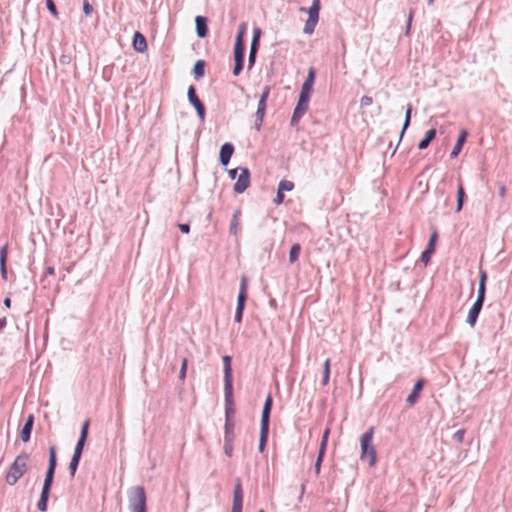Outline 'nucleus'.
<instances>
[{
	"mask_svg": "<svg viewBox=\"0 0 512 512\" xmlns=\"http://www.w3.org/2000/svg\"><path fill=\"white\" fill-rule=\"evenodd\" d=\"M57 468V450L55 446L49 448V458L47 470L56 471Z\"/></svg>",
	"mask_w": 512,
	"mask_h": 512,
	"instance_id": "29",
	"label": "nucleus"
},
{
	"mask_svg": "<svg viewBox=\"0 0 512 512\" xmlns=\"http://www.w3.org/2000/svg\"><path fill=\"white\" fill-rule=\"evenodd\" d=\"M310 98H311V94L300 91V94L298 97V102L309 105Z\"/></svg>",
	"mask_w": 512,
	"mask_h": 512,
	"instance_id": "52",
	"label": "nucleus"
},
{
	"mask_svg": "<svg viewBox=\"0 0 512 512\" xmlns=\"http://www.w3.org/2000/svg\"><path fill=\"white\" fill-rule=\"evenodd\" d=\"M324 457H325V455L317 454V458H316V461L314 463V472H315L316 476H318L320 474V472H321V466H322Z\"/></svg>",
	"mask_w": 512,
	"mask_h": 512,
	"instance_id": "42",
	"label": "nucleus"
},
{
	"mask_svg": "<svg viewBox=\"0 0 512 512\" xmlns=\"http://www.w3.org/2000/svg\"><path fill=\"white\" fill-rule=\"evenodd\" d=\"M466 433L465 429H459L453 434V440L458 444H461L464 440V435Z\"/></svg>",
	"mask_w": 512,
	"mask_h": 512,
	"instance_id": "46",
	"label": "nucleus"
},
{
	"mask_svg": "<svg viewBox=\"0 0 512 512\" xmlns=\"http://www.w3.org/2000/svg\"><path fill=\"white\" fill-rule=\"evenodd\" d=\"M187 366H188V360H187V358H183L181 361V368H180V372H179V379L181 381H184L186 378Z\"/></svg>",
	"mask_w": 512,
	"mask_h": 512,
	"instance_id": "41",
	"label": "nucleus"
},
{
	"mask_svg": "<svg viewBox=\"0 0 512 512\" xmlns=\"http://www.w3.org/2000/svg\"><path fill=\"white\" fill-rule=\"evenodd\" d=\"M308 107H309L308 104H303V103L297 102V104H296V106L294 108L291 120H290V125L292 127H295V126L298 125V123L301 120V118L308 111Z\"/></svg>",
	"mask_w": 512,
	"mask_h": 512,
	"instance_id": "19",
	"label": "nucleus"
},
{
	"mask_svg": "<svg viewBox=\"0 0 512 512\" xmlns=\"http://www.w3.org/2000/svg\"><path fill=\"white\" fill-rule=\"evenodd\" d=\"M301 252V245L299 243H295L291 246L289 251V262L294 263L298 260Z\"/></svg>",
	"mask_w": 512,
	"mask_h": 512,
	"instance_id": "32",
	"label": "nucleus"
},
{
	"mask_svg": "<svg viewBox=\"0 0 512 512\" xmlns=\"http://www.w3.org/2000/svg\"><path fill=\"white\" fill-rule=\"evenodd\" d=\"M312 91H313V85L304 81L301 86V92L312 94Z\"/></svg>",
	"mask_w": 512,
	"mask_h": 512,
	"instance_id": "56",
	"label": "nucleus"
},
{
	"mask_svg": "<svg viewBox=\"0 0 512 512\" xmlns=\"http://www.w3.org/2000/svg\"><path fill=\"white\" fill-rule=\"evenodd\" d=\"M262 30L259 27L253 29V36L250 44L249 56H248V69H252L256 62L257 53L260 47V37Z\"/></svg>",
	"mask_w": 512,
	"mask_h": 512,
	"instance_id": "8",
	"label": "nucleus"
},
{
	"mask_svg": "<svg viewBox=\"0 0 512 512\" xmlns=\"http://www.w3.org/2000/svg\"><path fill=\"white\" fill-rule=\"evenodd\" d=\"M247 288H248V279L245 275H243L240 280V289H239V294L237 297V307H236V312H235V316H234V320L237 323L242 322L243 312H244L245 304H246V300H247Z\"/></svg>",
	"mask_w": 512,
	"mask_h": 512,
	"instance_id": "6",
	"label": "nucleus"
},
{
	"mask_svg": "<svg viewBox=\"0 0 512 512\" xmlns=\"http://www.w3.org/2000/svg\"><path fill=\"white\" fill-rule=\"evenodd\" d=\"M208 19L205 16L195 17L196 34L199 38H205L208 35Z\"/></svg>",
	"mask_w": 512,
	"mask_h": 512,
	"instance_id": "20",
	"label": "nucleus"
},
{
	"mask_svg": "<svg viewBox=\"0 0 512 512\" xmlns=\"http://www.w3.org/2000/svg\"><path fill=\"white\" fill-rule=\"evenodd\" d=\"M411 113H412V106L411 105H408V108L406 109V113H405V120H404V124H403V127H402V130H401V133H400V136H399V142L401 141L406 129L409 127L410 125V122H411Z\"/></svg>",
	"mask_w": 512,
	"mask_h": 512,
	"instance_id": "35",
	"label": "nucleus"
},
{
	"mask_svg": "<svg viewBox=\"0 0 512 512\" xmlns=\"http://www.w3.org/2000/svg\"><path fill=\"white\" fill-rule=\"evenodd\" d=\"M483 305L484 303L475 301L471 308L469 309L466 322L471 328H473L476 325Z\"/></svg>",
	"mask_w": 512,
	"mask_h": 512,
	"instance_id": "15",
	"label": "nucleus"
},
{
	"mask_svg": "<svg viewBox=\"0 0 512 512\" xmlns=\"http://www.w3.org/2000/svg\"><path fill=\"white\" fill-rule=\"evenodd\" d=\"M50 492L41 491L40 498L37 502V509L40 512H46L48 507Z\"/></svg>",
	"mask_w": 512,
	"mask_h": 512,
	"instance_id": "31",
	"label": "nucleus"
},
{
	"mask_svg": "<svg viewBox=\"0 0 512 512\" xmlns=\"http://www.w3.org/2000/svg\"><path fill=\"white\" fill-rule=\"evenodd\" d=\"M80 460H81L80 456L72 455V458H71V461H70L69 467H68L71 478H74L76 471L78 469Z\"/></svg>",
	"mask_w": 512,
	"mask_h": 512,
	"instance_id": "33",
	"label": "nucleus"
},
{
	"mask_svg": "<svg viewBox=\"0 0 512 512\" xmlns=\"http://www.w3.org/2000/svg\"><path fill=\"white\" fill-rule=\"evenodd\" d=\"M330 365H331L330 359H326V361L323 364V371L330 372Z\"/></svg>",
	"mask_w": 512,
	"mask_h": 512,
	"instance_id": "61",
	"label": "nucleus"
},
{
	"mask_svg": "<svg viewBox=\"0 0 512 512\" xmlns=\"http://www.w3.org/2000/svg\"><path fill=\"white\" fill-rule=\"evenodd\" d=\"M321 9V0H312V4L309 8L301 7L300 11L308 14V19L306 20L303 28V33L307 35H311L315 27L319 21V12Z\"/></svg>",
	"mask_w": 512,
	"mask_h": 512,
	"instance_id": "5",
	"label": "nucleus"
},
{
	"mask_svg": "<svg viewBox=\"0 0 512 512\" xmlns=\"http://www.w3.org/2000/svg\"><path fill=\"white\" fill-rule=\"evenodd\" d=\"M498 194H499V197L504 199L505 198V195H506V187L503 183H499L498 184Z\"/></svg>",
	"mask_w": 512,
	"mask_h": 512,
	"instance_id": "58",
	"label": "nucleus"
},
{
	"mask_svg": "<svg viewBox=\"0 0 512 512\" xmlns=\"http://www.w3.org/2000/svg\"><path fill=\"white\" fill-rule=\"evenodd\" d=\"M56 471L46 470L45 478L41 491L51 492V488L54 482V476Z\"/></svg>",
	"mask_w": 512,
	"mask_h": 512,
	"instance_id": "28",
	"label": "nucleus"
},
{
	"mask_svg": "<svg viewBox=\"0 0 512 512\" xmlns=\"http://www.w3.org/2000/svg\"><path fill=\"white\" fill-rule=\"evenodd\" d=\"M373 103V99L370 96L364 95L360 100L361 108L370 106Z\"/></svg>",
	"mask_w": 512,
	"mask_h": 512,
	"instance_id": "53",
	"label": "nucleus"
},
{
	"mask_svg": "<svg viewBox=\"0 0 512 512\" xmlns=\"http://www.w3.org/2000/svg\"><path fill=\"white\" fill-rule=\"evenodd\" d=\"M178 228L184 234H188L190 232V225L188 223L178 224Z\"/></svg>",
	"mask_w": 512,
	"mask_h": 512,
	"instance_id": "57",
	"label": "nucleus"
},
{
	"mask_svg": "<svg viewBox=\"0 0 512 512\" xmlns=\"http://www.w3.org/2000/svg\"><path fill=\"white\" fill-rule=\"evenodd\" d=\"M329 380H330V372L323 371V376H322L321 384L323 386H326V385H328Z\"/></svg>",
	"mask_w": 512,
	"mask_h": 512,
	"instance_id": "59",
	"label": "nucleus"
},
{
	"mask_svg": "<svg viewBox=\"0 0 512 512\" xmlns=\"http://www.w3.org/2000/svg\"><path fill=\"white\" fill-rule=\"evenodd\" d=\"M83 13L87 17L93 13V6L89 3L88 0L83 1Z\"/></svg>",
	"mask_w": 512,
	"mask_h": 512,
	"instance_id": "51",
	"label": "nucleus"
},
{
	"mask_svg": "<svg viewBox=\"0 0 512 512\" xmlns=\"http://www.w3.org/2000/svg\"><path fill=\"white\" fill-rule=\"evenodd\" d=\"M233 56L234 61H245V43L235 42Z\"/></svg>",
	"mask_w": 512,
	"mask_h": 512,
	"instance_id": "26",
	"label": "nucleus"
},
{
	"mask_svg": "<svg viewBox=\"0 0 512 512\" xmlns=\"http://www.w3.org/2000/svg\"><path fill=\"white\" fill-rule=\"evenodd\" d=\"M235 425L236 421H225L224 424V441H234L235 440Z\"/></svg>",
	"mask_w": 512,
	"mask_h": 512,
	"instance_id": "23",
	"label": "nucleus"
},
{
	"mask_svg": "<svg viewBox=\"0 0 512 512\" xmlns=\"http://www.w3.org/2000/svg\"><path fill=\"white\" fill-rule=\"evenodd\" d=\"M30 455L26 452L20 453L11 464L5 476L8 485H15L18 480L27 472Z\"/></svg>",
	"mask_w": 512,
	"mask_h": 512,
	"instance_id": "2",
	"label": "nucleus"
},
{
	"mask_svg": "<svg viewBox=\"0 0 512 512\" xmlns=\"http://www.w3.org/2000/svg\"><path fill=\"white\" fill-rule=\"evenodd\" d=\"M250 171L247 167H240V174L234 184L233 190L236 194L244 193L250 185Z\"/></svg>",
	"mask_w": 512,
	"mask_h": 512,
	"instance_id": "10",
	"label": "nucleus"
},
{
	"mask_svg": "<svg viewBox=\"0 0 512 512\" xmlns=\"http://www.w3.org/2000/svg\"><path fill=\"white\" fill-rule=\"evenodd\" d=\"M189 103L195 108L197 115L201 122L205 121L206 108L202 101L196 94V89L193 85H190L187 92Z\"/></svg>",
	"mask_w": 512,
	"mask_h": 512,
	"instance_id": "7",
	"label": "nucleus"
},
{
	"mask_svg": "<svg viewBox=\"0 0 512 512\" xmlns=\"http://www.w3.org/2000/svg\"><path fill=\"white\" fill-rule=\"evenodd\" d=\"M269 94H270V87L269 86H265L263 88V91H262L261 95H260V99H259L258 103L267 104V100H268Z\"/></svg>",
	"mask_w": 512,
	"mask_h": 512,
	"instance_id": "47",
	"label": "nucleus"
},
{
	"mask_svg": "<svg viewBox=\"0 0 512 512\" xmlns=\"http://www.w3.org/2000/svg\"><path fill=\"white\" fill-rule=\"evenodd\" d=\"M467 137H468V131L466 129H462L460 131V133L458 135V138H457V141H456V143H455V145H454V147H453V149H452V151L450 153V157L452 159L456 158L460 154V152H461V150H462V148H463V146H464V144H465V142L467 140Z\"/></svg>",
	"mask_w": 512,
	"mask_h": 512,
	"instance_id": "21",
	"label": "nucleus"
},
{
	"mask_svg": "<svg viewBox=\"0 0 512 512\" xmlns=\"http://www.w3.org/2000/svg\"><path fill=\"white\" fill-rule=\"evenodd\" d=\"M234 441H224V453L227 457H232L234 450Z\"/></svg>",
	"mask_w": 512,
	"mask_h": 512,
	"instance_id": "45",
	"label": "nucleus"
},
{
	"mask_svg": "<svg viewBox=\"0 0 512 512\" xmlns=\"http://www.w3.org/2000/svg\"><path fill=\"white\" fill-rule=\"evenodd\" d=\"M437 240H438V233H437V231H434L430 235L428 244H427L426 248L424 249V251L421 253V256H420V261L422 263H424L425 265H427L429 263L432 255L435 252V247H436Z\"/></svg>",
	"mask_w": 512,
	"mask_h": 512,
	"instance_id": "12",
	"label": "nucleus"
},
{
	"mask_svg": "<svg viewBox=\"0 0 512 512\" xmlns=\"http://www.w3.org/2000/svg\"><path fill=\"white\" fill-rule=\"evenodd\" d=\"M466 200V193L463 185L460 183L457 188L456 212L459 213L463 209Z\"/></svg>",
	"mask_w": 512,
	"mask_h": 512,
	"instance_id": "27",
	"label": "nucleus"
},
{
	"mask_svg": "<svg viewBox=\"0 0 512 512\" xmlns=\"http://www.w3.org/2000/svg\"><path fill=\"white\" fill-rule=\"evenodd\" d=\"M273 407V398L269 393L264 401L261 421H260V435H259V452L263 453L268 442L270 416Z\"/></svg>",
	"mask_w": 512,
	"mask_h": 512,
	"instance_id": "1",
	"label": "nucleus"
},
{
	"mask_svg": "<svg viewBox=\"0 0 512 512\" xmlns=\"http://www.w3.org/2000/svg\"><path fill=\"white\" fill-rule=\"evenodd\" d=\"M436 135H437V131L435 128L429 129L425 133V136L418 143V149L425 150L426 148H428L430 143L435 139Z\"/></svg>",
	"mask_w": 512,
	"mask_h": 512,
	"instance_id": "22",
	"label": "nucleus"
},
{
	"mask_svg": "<svg viewBox=\"0 0 512 512\" xmlns=\"http://www.w3.org/2000/svg\"><path fill=\"white\" fill-rule=\"evenodd\" d=\"M424 384H425L424 379H419L416 381V383L413 386L412 391L410 392V394L408 395V397L406 399V402L409 406H414L416 404V402L419 399V395H420L421 391L423 390Z\"/></svg>",
	"mask_w": 512,
	"mask_h": 512,
	"instance_id": "16",
	"label": "nucleus"
},
{
	"mask_svg": "<svg viewBox=\"0 0 512 512\" xmlns=\"http://www.w3.org/2000/svg\"><path fill=\"white\" fill-rule=\"evenodd\" d=\"M243 67H244V61H235L234 68L232 71L233 75L238 76L242 72Z\"/></svg>",
	"mask_w": 512,
	"mask_h": 512,
	"instance_id": "49",
	"label": "nucleus"
},
{
	"mask_svg": "<svg viewBox=\"0 0 512 512\" xmlns=\"http://www.w3.org/2000/svg\"><path fill=\"white\" fill-rule=\"evenodd\" d=\"M3 304L6 308H10L11 307V299L9 297H6L3 301Z\"/></svg>",
	"mask_w": 512,
	"mask_h": 512,
	"instance_id": "64",
	"label": "nucleus"
},
{
	"mask_svg": "<svg viewBox=\"0 0 512 512\" xmlns=\"http://www.w3.org/2000/svg\"><path fill=\"white\" fill-rule=\"evenodd\" d=\"M315 77H316V70L313 67H310L308 70L305 82H308L313 85L314 81H315Z\"/></svg>",
	"mask_w": 512,
	"mask_h": 512,
	"instance_id": "50",
	"label": "nucleus"
},
{
	"mask_svg": "<svg viewBox=\"0 0 512 512\" xmlns=\"http://www.w3.org/2000/svg\"><path fill=\"white\" fill-rule=\"evenodd\" d=\"M238 171H240V167H237V168H234V169H231L228 171V174H229V177L231 179H235L236 178V175L238 173Z\"/></svg>",
	"mask_w": 512,
	"mask_h": 512,
	"instance_id": "60",
	"label": "nucleus"
},
{
	"mask_svg": "<svg viewBox=\"0 0 512 512\" xmlns=\"http://www.w3.org/2000/svg\"><path fill=\"white\" fill-rule=\"evenodd\" d=\"M235 151L234 145L230 142H225L219 152V162L222 166L226 167Z\"/></svg>",
	"mask_w": 512,
	"mask_h": 512,
	"instance_id": "13",
	"label": "nucleus"
},
{
	"mask_svg": "<svg viewBox=\"0 0 512 512\" xmlns=\"http://www.w3.org/2000/svg\"><path fill=\"white\" fill-rule=\"evenodd\" d=\"M485 296H486V285H479L478 284V292H477V298L475 301L478 302H485Z\"/></svg>",
	"mask_w": 512,
	"mask_h": 512,
	"instance_id": "44",
	"label": "nucleus"
},
{
	"mask_svg": "<svg viewBox=\"0 0 512 512\" xmlns=\"http://www.w3.org/2000/svg\"><path fill=\"white\" fill-rule=\"evenodd\" d=\"M6 261H7V247L3 246L0 250V273H1V277L4 280H7V275H8Z\"/></svg>",
	"mask_w": 512,
	"mask_h": 512,
	"instance_id": "25",
	"label": "nucleus"
},
{
	"mask_svg": "<svg viewBox=\"0 0 512 512\" xmlns=\"http://www.w3.org/2000/svg\"><path fill=\"white\" fill-rule=\"evenodd\" d=\"M373 434L374 428L370 427L360 439L361 446V460H368V464L370 467H373L376 464V451L373 446Z\"/></svg>",
	"mask_w": 512,
	"mask_h": 512,
	"instance_id": "4",
	"label": "nucleus"
},
{
	"mask_svg": "<svg viewBox=\"0 0 512 512\" xmlns=\"http://www.w3.org/2000/svg\"><path fill=\"white\" fill-rule=\"evenodd\" d=\"M34 425V416L29 414L25 420V423L20 431V438L24 443L29 442L31 433Z\"/></svg>",
	"mask_w": 512,
	"mask_h": 512,
	"instance_id": "18",
	"label": "nucleus"
},
{
	"mask_svg": "<svg viewBox=\"0 0 512 512\" xmlns=\"http://www.w3.org/2000/svg\"><path fill=\"white\" fill-rule=\"evenodd\" d=\"M225 421H235L233 386H224Z\"/></svg>",
	"mask_w": 512,
	"mask_h": 512,
	"instance_id": "9",
	"label": "nucleus"
},
{
	"mask_svg": "<svg viewBox=\"0 0 512 512\" xmlns=\"http://www.w3.org/2000/svg\"><path fill=\"white\" fill-rule=\"evenodd\" d=\"M294 189V183L292 181H289V180H281L279 185H278V189L279 191L281 192H289V191H292Z\"/></svg>",
	"mask_w": 512,
	"mask_h": 512,
	"instance_id": "37",
	"label": "nucleus"
},
{
	"mask_svg": "<svg viewBox=\"0 0 512 512\" xmlns=\"http://www.w3.org/2000/svg\"><path fill=\"white\" fill-rule=\"evenodd\" d=\"M46 8L52 14V16L56 19L59 18V12L53 0H45Z\"/></svg>",
	"mask_w": 512,
	"mask_h": 512,
	"instance_id": "38",
	"label": "nucleus"
},
{
	"mask_svg": "<svg viewBox=\"0 0 512 512\" xmlns=\"http://www.w3.org/2000/svg\"><path fill=\"white\" fill-rule=\"evenodd\" d=\"M329 434H330V430L328 428L325 429V431L323 432V435H322V438H321V442H320V446H319V450H318V454H320V455H325L326 454Z\"/></svg>",
	"mask_w": 512,
	"mask_h": 512,
	"instance_id": "34",
	"label": "nucleus"
},
{
	"mask_svg": "<svg viewBox=\"0 0 512 512\" xmlns=\"http://www.w3.org/2000/svg\"><path fill=\"white\" fill-rule=\"evenodd\" d=\"M414 13H415V10L413 8H411L409 11L408 18H407L405 35H409V33H410Z\"/></svg>",
	"mask_w": 512,
	"mask_h": 512,
	"instance_id": "48",
	"label": "nucleus"
},
{
	"mask_svg": "<svg viewBox=\"0 0 512 512\" xmlns=\"http://www.w3.org/2000/svg\"><path fill=\"white\" fill-rule=\"evenodd\" d=\"M85 443H86L85 440L78 439V441L76 443V446L74 448L73 455H77V456L82 457V453H83V449H84Z\"/></svg>",
	"mask_w": 512,
	"mask_h": 512,
	"instance_id": "43",
	"label": "nucleus"
},
{
	"mask_svg": "<svg viewBox=\"0 0 512 512\" xmlns=\"http://www.w3.org/2000/svg\"><path fill=\"white\" fill-rule=\"evenodd\" d=\"M243 488L240 479H236L233 489V501L231 512H242L243 509Z\"/></svg>",
	"mask_w": 512,
	"mask_h": 512,
	"instance_id": "11",
	"label": "nucleus"
},
{
	"mask_svg": "<svg viewBox=\"0 0 512 512\" xmlns=\"http://www.w3.org/2000/svg\"><path fill=\"white\" fill-rule=\"evenodd\" d=\"M89 425H90V420L89 419L84 421V423L82 424L81 431H80V436H79L78 439H82V440L87 441Z\"/></svg>",
	"mask_w": 512,
	"mask_h": 512,
	"instance_id": "39",
	"label": "nucleus"
},
{
	"mask_svg": "<svg viewBox=\"0 0 512 512\" xmlns=\"http://www.w3.org/2000/svg\"><path fill=\"white\" fill-rule=\"evenodd\" d=\"M130 512H147V495L143 486H132L127 490Z\"/></svg>",
	"mask_w": 512,
	"mask_h": 512,
	"instance_id": "3",
	"label": "nucleus"
},
{
	"mask_svg": "<svg viewBox=\"0 0 512 512\" xmlns=\"http://www.w3.org/2000/svg\"><path fill=\"white\" fill-rule=\"evenodd\" d=\"M246 32H247V24L245 22L240 23V25L238 27V32L236 35L235 42L245 43L244 38H245Z\"/></svg>",
	"mask_w": 512,
	"mask_h": 512,
	"instance_id": "36",
	"label": "nucleus"
},
{
	"mask_svg": "<svg viewBox=\"0 0 512 512\" xmlns=\"http://www.w3.org/2000/svg\"><path fill=\"white\" fill-rule=\"evenodd\" d=\"M284 198H285V195L283 192L277 190V194H276V197L274 198V203L276 205H280L284 202Z\"/></svg>",
	"mask_w": 512,
	"mask_h": 512,
	"instance_id": "55",
	"label": "nucleus"
},
{
	"mask_svg": "<svg viewBox=\"0 0 512 512\" xmlns=\"http://www.w3.org/2000/svg\"><path fill=\"white\" fill-rule=\"evenodd\" d=\"M223 360V372H224V386H233V374H232V357L224 355Z\"/></svg>",
	"mask_w": 512,
	"mask_h": 512,
	"instance_id": "14",
	"label": "nucleus"
},
{
	"mask_svg": "<svg viewBox=\"0 0 512 512\" xmlns=\"http://www.w3.org/2000/svg\"><path fill=\"white\" fill-rule=\"evenodd\" d=\"M262 122L263 121H259L258 118L255 119V125H254V128L257 130V131H260L261 129V126H262Z\"/></svg>",
	"mask_w": 512,
	"mask_h": 512,
	"instance_id": "63",
	"label": "nucleus"
},
{
	"mask_svg": "<svg viewBox=\"0 0 512 512\" xmlns=\"http://www.w3.org/2000/svg\"><path fill=\"white\" fill-rule=\"evenodd\" d=\"M132 47L138 53H144L147 51V40L140 31H136L134 33Z\"/></svg>",
	"mask_w": 512,
	"mask_h": 512,
	"instance_id": "17",
	"label": "nucleus"
},
{
	"mask_svg": "<svg viewBox=\"0 0 512 512\" xmlns=\"http://www.w3.org/2000/svg\"><path fill=\"white\" fill-rule=\"evenodd\" d=\"M240 218H241V210L240 209L234 210V212L232 214L231 221H230V225H229V233L231 235H237Z\"/></svg>",
	"mask_w": 512,
	"mask_h": 512,
	"instance_id": "24",
	"label": "nucleus"
},
{
	"mask_svg": "<svg viewBox=\"0 0 512 512\" xmlns=\"http://www.w3.org/2000/svg\"><path fill=\"white\" fill-rule=\"evenodd\" d=\"M55 273V269L51 266L46 267L45 275H53Z\"/></svg>",
	"mask_w": 512,
	"mask_h": 512,
	"instance_id": "62",
	"label": "nucleus"
},
{
	"mask_svg": "<svg viewBox=\"0 0 512 512\" xmlns=\"http://www.w3.org/2000/svg\"><path fill=\"white\" fill-rule=\"evenodd\" d=\"M267 104L258 103L257 111L255 113V117L258 118L259 121H263L265 112H266Z\"/></svg>",
	"mask_w": 512,
	"mask_h": 512,
	"instance_id": "40",
	"label": "nucleus"
},
{
	"mask_svg": "<svg viewBox=\"0 0 512 512\" xmlns=\"http://www.w3.org/2000/svg\"><path fill=\"white\" fill-rule=\"evenodd\" d=\"M205 66H206V63L202 59H199L195 62L194 67H193V75H194L195 79H199L204 76Z\"/></svg>",
	"mask_w": 512,
	"mask_h": 512,
	"instance_id": "30",
	"label": "nucleus"
},
{
	"mask_svg": "<svg viewBox=\"0 0 512 512\" xmlns=\"http://www.w3.org/2000/svg\"><path fill=\"white\" fill-rule=\"evenodd\" d=\"M487 272L484 269L479 270V285H486L487 282Z\"/></svg>",
	"mask_w": 512,
	"mask_h": 512,
	"instance_id": "54",
	"label": "nucleus"
}]
</instances>
